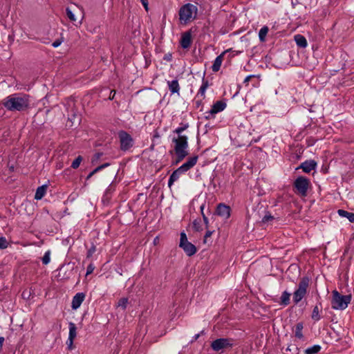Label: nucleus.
Returning <instances> with one entry per match:
<instances>
[{
    "label": "nucleus",
    "instance_id": "1",
    "mask_svg": "<svg viewBox=\"0 0 354 354\" xmlns=\"http://www.w3.org/2000/svg\"><path fill=\"white\" fill-rule=\"evenodd\" d=\"M3 106L10 111H23L30 107L29 96L25 94H12L3 101Z\"/></svg>",
    "mask_w": 354,
    "mask_h": 354
},
{
    "label": "nucleus",
    "instance_id": "2",
    "mask_svg": "<svg viewBox=\"0 0 354 354\" xmlns=\"http://www.w3.org/2000/svg\"><path fill=\"white\" fill-rule=\"evenodd\" d=\"M188 138L186 136H178L177 138H173L172 142L174 143V151L177 156L176 162L183 160L187 155Z\"/></svg>",
    "mask_w": 354,
    "mask_h": 354
},
{
    "label": "nucleus",
    "instance_id": "3",
    "mask_svg": "<svg viewBox=\"0 0 354 354\" xmlns=\"http://www.w3.org/2000/svg\"><path fill=\"white\" fill-rule=\"evenodd\" d=\"M198 8L191 3H186L179 10V20L181 24H186L193 21L197 15Z\"/></svg>",
    "mask_w": 354,
    "mask_h": 354
},
{
    "label": "nucleus",
    "instance_id": "4",
    "mask_svg": "<svg viewBox=\"0 0 354 354\" xmlns=\"http://www.w3.org/2000/svg\"><path fill=\"white\" fill-rule=\"evenodd\" d=\"M351 301L350 295H342L337 290L333 291L332 308L334 310H344L346 308Z\"/></svg>",
    "mask_w": 354,
    "mask_h": 354
},
{
    "label": "nucleus",
    "instance_id": "5",
    "mask_svg": "<svg viewBox=\"0 0 354 354\" xmlns=\"http://www.w3.org/2000/svg\"><path fill=\"white\" fill-rule=\"evenodd\" d=\"M309 279L308 277H304L301 279L298 288L293 294V300L295 303H299L306 295L307 288L308 286Z\"/></svg>",
    "mask_w": 354,
    "mask_h": 354
},
{
    "label": "nucleus",
    "instance_id": "6",
    "mask_svg": "<svg viewBox=\"0 0 354 354\" xmlns=\"http://www.w3.org/2000/svg\"><path fill=\"white\" fill-rule=\"evenodd\" d=\"M179 246L183 248L187 256L191 257L196 254L197 250L194 244L189 242L184 232L180 233Z\"/></svg>",
    "mask_w": 354,
    "mask_h": 354
},
{
    "label": "nucleus",
    "instance_id": "7",
    "mask_svg": "<svg viewBox=\"0 0 354 354\" xmlns=\"http://www.w3.org/2000/svg\"><path fill=\"white\" fill-rule=\"evenodd\" d=\"M309 185V180L304 176L298 177L294 183V186L296 188L297 193L301 196H306L307 195Z\"/></svg>",
    "mask_w": 354,
    "mask_h": 354
},
{
    "label": "nucleus",
    "instance_id": "8",
    "mask_svg": "<svg viewBox=\"0 0 354 354\" xmlns=\"http://www.w3.org/2000/svg\"><path fill=\"white\" fill-rule=\"evenodd\" d=\"M232 344L227 338H219L213 341L211 344V347L214 351H220L223 349L230 348Z\"/></svg>",
    "mask_w": 354,
    "mask_h": 354
},
{
    "label": "nucleus",
    "instance_id": "9",
    "mask_svg": "<svg viewBox=\"0 0 354 354\" xmlns=\"http://www.w3.org/2000/svg\"><path fill=\"white\" fill-rule=\"evenodd\" d=\"M120 140V148L123 151H127L130 149L133 145V139L129 134L125 131H120L119 133Z\"/></svg>",
    "mask_w": 354,
    "mask_h": 354
},
{
    "label": "nucleus",
    "instance_id": "10",
    "mask_svg": "<svg viewBox=\"0 0 354 354\" xmlns=\"http://www.w3.org/2000/svg\"><path fill=\"white\" fill-rule=\"evenodd\" d=\"M226 107V103L223 101H217L215 102L211 109L207 112L209 115L206 116V118H209L210 115H214L217 113H219L222 111H223Z\"/></svg>",
    "mask_w": 354,
    "mask_h": 354
},
{
    "label": "nucleus",
    "instance_id": "11",
    "mask_svg": "<svg viewBox=\"0 0 354 354\" xmlns=\"http://www.w3.org/2000/svg\"><path fill=\"white\" fill-rule=\"evenodd\" d=\"M197 160V156L189 158L184 164L178 168V171H181L182 173L186 172L196 164Z\"/></svg>",
    "mask_w": 354,
    "mask_h": 354
},
{
    "label": "nucleus",
    "instance_id": "12",
    "mask_svg": "<svg viewBox=\"0 0 354 354\" xmlns=\"http://www.w3.org/2000/svg\"><path fill=\"white\" fill-rule=\"evenodd\" d=\"M216 212L218 215L228 218L230 216V207L228 205L221 203L217 206Z\"/></svg>",
    "mask_w": 354,
    "mask_h": 354
},
{
    "label": "nucleus",
    "instance_id": "13",
    "mask_svg": "<svg viewBox=\"0 0 354 354\" xmlns=\"http://www.w3.org/2000/svg\"><path fill=\"white\" fill-rule=\"evenodd\" d=\"M85 295L82 292L77 293L73 298L71 307L73 310H77L83 302Z\"/></svg>",
    "mask_w": 354,
    "mask_h": 354
},
{
    "label": "nucleus",
    "instance_id": "14",
    "mask_svg": "<svg viewBox=\"0 0 354 354\" xmlns=\"http://www.w3.org/2000/svg\"><path fill=\"white\" fill-rule=\"evenodd\" d=\"M192 43V35L191 33L189 32H186L184 34H183L181 40H180V45L182 48H187L190 46Z\"/></svg>",
    "mask_w": 354,
    "mask_h": 354
},
{
    "label": "nucleus",
    "instance_id": "15",
    "mask_svg": "<svg viewBox=\"0 0 354 354\" xmlns=\"http://www.w3.org/2000/svg\"><path fill=\"white\" fill-rule=\"evenodd\" d=\"M317 166V162L315 160H307L301 163L300 168L306 173H308L313 170Z\"/></svg>",
    "mask_w": 354,
    "mask_h": 354
},
{
    "label": "nucleus",
    "instance_id": "16",
    "mask_svg": "<svg viewBox=\"0 0 354 354\" xmlns=\"http://www.w3.org/2000/svg\"><path fill=\"white\" fill-rule=\"evenodd\" d=\"M229 50L223 52L220 55L217 56L214 62V64L212 66V71L214 72H217L220 70L221 64L223 62V55L226 52Z\"/></svg>",
    "mask_w": 354,
    "mask_h": 354
},
{
    "label": "nucleus",
    "instance_id": "17",
    "mask_svg": "<svg viewBox=\"0 0 354 354\" xmlns=\"http://www.w3.org/2000/svg\"><path fill=\"white\" fill-rule=\"evenodd\" d=\"M167 85L171 94L178 93L179 95L180 86L177 80L168 81Z\"/></svg>",
    "mask_w": 354,
    "mask_h": 354
},
{
    "label": "nucleus",
    "instance_id": "18",
    "mask_svg": "<svg viewBox=\"0 0 354 354\" xmlns=\"http://www.w3.org/2000/svg\"><path fill=\"white\" fill-rule=\"evenodd\" d=\"M46 189H47L46 185H41V186L37 187L36 192H35V199H36V200L41 199L44 196V195L46 192Z\"/></svg>",
    "mask_w": 354,
    "mask_h": 354
},
{
    "label": "nucleus",
    "instance_id": "19",
    "mask_svg": "<svg viewBox=\"0 0 354 354\" xmlns=\"http://www.w3.org/2000/svg\"><path fill=\"white\" fill-rule=\"evenodd\" d=\"M294 39L298 46L301 48H306L307 46V41L303 35H296Z\"/></svg>",
    "mask_w": 354,
    "mask_h": 354
},
{
    "label": "nucleus",
    "instance_id": "20",
    "mask_svg": "<svg viewBox=\"0 0 354 354\" xmlns=\"http://www.w3.org/2000/svg\"><path fill=\"white\" fill-rule=\"evenodd\" d=\"M338 214L342 217H346L351 223H354V213L348 212L344 209H339Z\"/></svg>",
    "mask_w": 354,
    "mask_h": 354
},
{
    "label": "nucleus",
    "instance_id": "21",
    "mask_svg": "<svg viewBox=\"0 0 354 354\" xmlns=\"http://www.w3.org/2000/svg\"><path fill=\"white\" fill-rule=\"evenodd\" d=\"M69 326V333H68V337L69 339H75L77 336V327L75 324L73 322H70L68 324Z\"/></svg>",
    "mask_w": 354,
    "mask_h": 354
},
{
    "label": "nucleus",
    "instance_id": "22",
    "mask_svg": "<svg viewBox=\"0 0 354 354\" xmlns=\"http://www.w3.org/2000/svg\"><path fill=\"white\" fill-rule=\"evenodd\" d=\"M183 174L181 171H178V169H176L173 173L171 174L169 181H168V186L171 187L175 181H176L180 175Z\"/></svg>",
    "mask_w": 354,
    "mask_h": 354
},
{
    "label": "nucleus",
    "instance_id": "23",
    "mask_svg": "<svg viewBox=\"0 0 354 354\" xmlns=\"http://www.w3.org/2000/svg\"><path fill=\"white\" fill-rule=\"evenodd\" d=\"M268 30H269L268 27L266 26H263L260 29V30L259 32V38L261 41L263 42L266 41V37L268 32Z\"/></svg>",
    "mask_w": 354,
    "mask_h": 354
},
{
    "label": "nucleus",
    "instance_id": "24",
    "mask_svg": "<svg viewBox=\"0 0 354 354\" xmlns=\"http://www.w3.org/2000/svg\"><path fill=\"white\" fill-rule=\"evenodd\" d=\"M290 293H288L286 291H284L282 293L281 297V304H283V306L288 305L289 303H290Z\"/></svg>",
    "mask_w": 354,
    "mask_h": 354
},
{
    "label": "nucleus",
    "instance_id": "25",
    "mask_svg": "<svg viewBox=\"0 0 354 354\" xmlns=\"http://www.w3.org/2000/svg\"><path fill=\"white\" fill-rule=\"evenodd\" d=\"M321 349L319 345H314L306 349L305 353L306 354H315L317 353Z\"/></svg>",
    "mask_w": 354,
    "mask_h": 354
},
{
    "label": "nucleus",
    "instance_id": "26",
    "mask_svg": "<svg viewBox=\"0 0 354 354\" xmlns=\"http://www.w3.org/2000/svg\"><path fill=\"white\" fill-rule=\"evenodd\" d=\"M209 86V83L207 80H205L204 77L203 78V84L199 89L198 94H201V96L204 97L206 89Z\"/></svg>",
    "mask_w": 354,
    "mask_h": 354
},
{
    "label": "nucleus",
    "instance_id": "27",
    "mask_svg": "<svg viewBox=\"0 0 354 354\" xmlns=\"http://www.w3.org/2000/svg\"><path fill=\"white\" fill-rule=\"evenodd\" d=\"M128 302H129V300L127 298H126V297L121 298L118 301L116 306L118 308H121L122 310H125L127 308Z\"/></svg>",
    "mask_w": 354,
    "mask_h": 354
},
{
    "label": "nucleus",
    "instance_id": "28",
    "mask_svg": "<svg viewBox=\"0 0 354 354\" xmlns=\"http://www.w3.org/2000/svg\"><path fill=\"white\" fill-rule=\"evenodd\" d=\"M311 317L312 319L315 321H319L321 319V317L319 315V308L318 307V306H315L314 307Z\"/></svg>",
    "mask_w": 354,
    "mask_h": 354
},
{
    "label": "nucleus",
    "instance_id": "29",
    "mask_svg": "<svg viewBox=\"0 0 354 354\" xmlns=\"http://www.w3.org/2000/svg\"><path fill=\"white\" fill-rule=\"evenodd\" d=\"M302 329H303L302 323H298L296 325L295 336L297 337H298L299 339H301L303 337Z\"/></svg>",
    "mask_w": 354,
    "mask_h": 354
},
{
    "label": "nucleus",
    "instance_id": "30",
    "mask_svg": "<svg viewBox=\"0 0 354 354\" xmlns=\"http://www.w3.org/2000/svg\"><path fill=\"white\" fill-rule=\"evenodd\" d=\"M189 127V124L188 123H185V124H182L180 127L176 128L174 131V133L178 134V136H181L180 133L186 130L187 128Z\"/></svg>",
    "mask_w": 354,
    "mask_h": 354
},
{
    "label": "nucleus",
    "instance_id": "31",
    "mask_svg": "<svg viewBox=\"0 0 354 354\" xmlns=\"http://www.w3.org/2000/svg\"><path fill=\"white\" fill-rule=\"evenodd\" d=\"M109 163H105V164H103L99 167H97V168H95L93 171H91L87 176L86 179H89L91 178V176H93V175H94L96 172H97L98 171L101 170L102 169L109 166Z\"/></svg>",
    "mask_w": 354,
    "mask_h": 354
},
{
    "label": "nucleus",
    "instance_id": "32",
    "mask_svg": "<svg viewBox=\"0 0 354 354\" xmlns=\"http://www.w3.org/2000/svg\"><path fill=\"white\" fill-rule=\"evenodd\" d=\"M82 160V158L81 156H77L72 162L71 167L73 169H77L79 167L81 162Z\"/></svg>",
    "mask_w": 354,
    "mask_h": 354
},
{
    "label": "nucleus",
    "instance_id": "33",
    "mask_svg": "<svg viewBox=\"0 0 354 354\" xmlns=\"http://www.w3.org/2000/svg\"><path fill=\"white\" fill-rule=\"evenodd\" d=\"M66 15H67L68 19L71 21H73V22L76 21V17H75L73 12L69 8H66Z\"/></svg>",
    "mask_w": 354,
    "mask_h": 354
},
{
    "label": "nucleus",
    "instance_id": "34",
    "mask_svg": "<svg viewBox=\"0 0 354 354\" xmlns=\"http://www.w3.org/2000/svg\"><path fill=\"white\" fill-rule=\"evenodd\" d=\"M274 219V218L270 214H267L263 216L261 221L264 224H268V223H270L272 221H273Z\"/></svg>",
    "mask_w": 354,
    "mask_h": 354
},
{
    "label": "nucleus",
    "instance_id": "35",
    "mask_svg": "<svg viewBox=\"0 0 354 354\" xmlns=\"http://www.w3.org/2000/svg\"><path fill=\"white\" fill-rule=\"evenodd\" d=\"M8 246V242L5 237H0V249H6Z\"/></svg>",
    "mask_w": 354,
    "mask_h": 354
},
{
    "label": "nucleus",
    "instance_id": "36",
    "mask_svg": "<svg viewBox=\"0 0 354 354\" xmlns=\"http://www.w3.org/2000/svg\"><path fill=\"white\" fill-rule=\"evenodd\" d=\"M50 252H46L42 257V262L44 265H47L50 262Z\"/></svg>",
    "mask_w": 354,
    "mask_h": 354
},
{
    "label": "nucleus",
    "instance_id": "37",
    "mask_svg": "<svg viewBox=\"0 0 354 354\" xmlns=\"http://www.w3.org/2000/svg\"><path fill=\"white\" fill-rule=\"evenodd\" d=\"M193 227L196 231H201L202 230L201 226V221L194 220L193 222Z\"/></svg>",
    "mask_w": 354,
    "mask_h": 354
},
{
    "label": "nucleus",
    "instance_id": "38",
    "mask_svg": "<svg viewBox=\"0 0 354 354\" xmlns=\"http://www.w3.org/2000/svg\"><path fill=\"white\" fill-rule=\"evenodd\" d=\"M94 269H95L94 265L93 263H90L87 266L86 275H88V274H91L93 272Z\"/></svg>",
    "mask_w": 354,
    "mask_h": 354
},
{
    "label": "nucleus",
    "instance_id": "39",
    "mask_svg": "<svg viewBox=\"0 0 354 354\" xmlns=\"http://www.w3.org/2000/svg\"><path fill=\"white\" fill-rule=\"evenodd\" d=\"M73 341H74V339L68 338V339L66 341V344H67V347H68V350H73Z\"/></svg>",
    "mask_w": 354,
    "mask_h": 354
},
{
    "label": "nucleus",
    "instance_id": "40",
    "mask_svg": "<svg viewBox=\"0 0 354 354\" xmlns=\"http://www.w3.org/2000/svg\"><path fill=\"white\" fill-rule=\"evenodd\" d=\"M142 6H144L146 11L149 10V3L148 0H140Z\"/></svg>",
    "mask_w": 354,
    "mask_h": 354
},
{
    "label": "nucleus",
    "instance_id": "41",
    "mask_svg": "<svg viewBox=\"0 0 354 354\" xmlns=\"http://www.w3.org/2000/svg\"><path fill=\"white\" fill-rule=\"evenodd\" d=\"M62 43V40H60V39H57L56 41H55L52 46L54 47V48H57L58 46H59L61 45V44Z\"/></svg>",
    "mask_w": 354,
    "mask_h": 354
},
{
    "label": "nucleus",
    "instance_id": "42",
    "mask_svg": "<svg viewBox=\"0 0 354 354\" xmlns=\"http://www.w3.org/2000/svg\"><path fill=\"white\" fill-rule=\"evenodd\" d=\"M201 209L203 212V205L201 207ZM202 214H203V218L204 222L205 223L206 225L207 226V225H208V219H207V218L205 216V214L203 212H202Z\"/></svg>",
    "mask_w": 354,
    "mask_h": 354
},
{
    "label": "nucleus",
    "instance_id": "43",
    "mask_svg": "<svg viewBox=\"0 0 354 354\" xmlns=\"http://www.w3.org/2000/svg\"><path fill=\"white\" fill-rule=\"evenodd\" d=\"M95 252V247H93L91 248L88 251V253H87V257H92L93 252Z\"/></svg>",
    "mask_w": 354,
    "mask_h": 354
},
{
    "label": "nucleus",
    "instance_id": "44",
    "mask_svg": "<svg viewBox=\"0 0 354 354\" xmlns=\"http://www.w3.org/2000/svg\"><path fill=\"white\" fill-rule=\"evenodd\" d=\"M203 332H204V331H203V330H202V331L201 332V333L196 334V335L194 336L193 339L191 341V342L192 343V342H194V341H196V340L198 339V337H200L201 334H203Z\"/></svg>",
    "mask_w": 354,
    "mask_h": 354
},
{
    "label": "nucleus",
    "instance_id": "45",
    "mask_svg": "<svg viewBox=\"0 0 354 354\" xmlns=\"http://www.w3.org/2000/svg\"><path fill=\"white\" fill-rule=\"evenodd\" d=\"M212 234V231H209L208 230L206 233H205V237H204V242L205 243L206 241V239L209 237Z\"/></svg>",
    "mask_w": 354,
    "mask_h": 354
},
{
    "label": "nucleus",
    "instance_id": "46",
    "mask_svg": "<svg viewBox=\"0 0 354 354\" xmlns=\"http://www.w3.org/2000/svg\"><path fill=\"white\" fill-rule=\"evenodd\" d=\"M4 340L5 339H4L3 337H0V351H1V349L3 348Z\"/></svg>",
    "mask_w": 354,
    "mask_h": 354
},
{
    "label": "nucleus",
    "instance_id": "47",
    "mask_svg": "<svg viewBox=\"0 0 354 354\" xmlns=\"http://www.w3.org/2000/svg\"><path fill=\"white\" fill-rule=\"evenodd\" d=\"M250 78V76H248L246 78H245V82H248L249 80V79Z\"/></svg>",
    "mask_w": 354,
    "mask_h": 354
},
{
    "label": "nucleus",
    "instance_id": "48",
    "mask_svg": "<svg viewBox=\"0 0 354 354\" xmlns=\"http://www.w3.org/2000/svg\"><path fill=\"white\" fill-rule=\"evenodd\" d=\"M22 296L24 297L25 296H26V294H25V292H23Z\"/></svg>",
    "mask_w": 354,
    "mask_h": 354
},
{
    "label": "nucleus",
    "instance_id": "49",
    "mask_svg": "<svg viewBox=\"0 0 354 354\" xmlns=\"http://www.w3.org/2000/svg\"><path fill=\"white\" fill-rule=\"evenodd\" d=\"M22 296L24 297L25 296H26V294H25V292H23Z\"/></svg>",
    "mask_w": 354,
    "mask_h": 354
},
{
    "label": "nucleus",
    "instance_id": "50",
    "mask_svg": "<svg viewBox=\"0 0 354 354\" xmlns=\"http://www.w3.org/2000/svg\"><path fill=\"white\" fill-rule=\"evenodd\" d=\"M286 351H291V348L290 347H288Z\"/></svg>",
    "mask_w": 354,
    "mask_h": 354
}]
</instances>
